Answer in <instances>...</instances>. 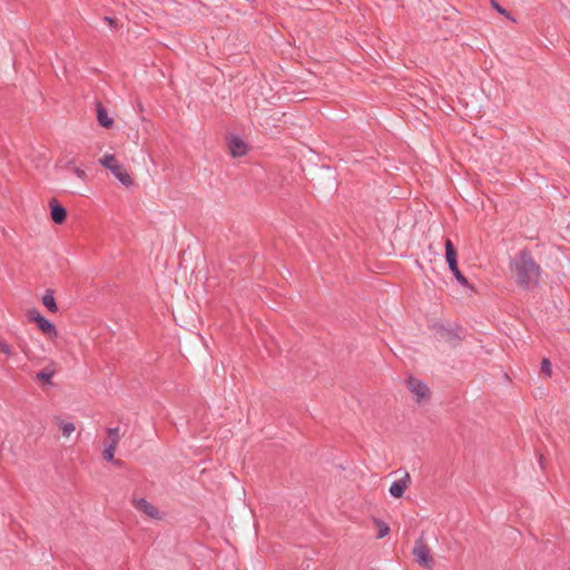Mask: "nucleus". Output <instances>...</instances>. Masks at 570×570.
<instances>
[{"label":"nucleus","mask_w":570,"mask_h":570,"mask_svg":"<svg viewBox=\"0 0 570 570\" xmlns=\"http://www.w3.org/2000/svg\"><path fill=\"white\" fill-rule=\"evenodd\" d=\"M413 556L415 561L423 568L432 569L434 566V560L431 553L430 547L426 542L420 538L415 541L413 548Z\"/></svg>","instance_id":"7ed1b4c3"},{"label":"nucleus","mask_w":570,"mask_h":570,"mask_svg":"<svg viewBox=\"0 0 570 570\" xmlns=\"http://www.w3.org/2000/svg\"><path fill=\"white\" fill-rule=\"evenodd\" d=\"M67 168L71 170L80 180L87 179V173L82 168L76 166L72 160L67 163Z\"/></svg>","instance_id":"dca6fc26"},{"label":"nucleus","mask_w":570,"mask_h":570,"mask_svg":"<svg viewBox=\"0 0 570 570\" xmlns=\"http://www.w3.org/2000/svg\"><path fill=\"white\" fill-rule=\"evenodd\" d=\"M499 12L504 13V10H502L499 6L495 7Z\"/></svg>","instance_id":"b1692460"},{"label":"nucleus","mask_w":570,"mask_h":570,"mask_svg":"<svg viewBox=\"0 0 570 570\" xmlns=\"http://www.w3.org/2000/svg\"><path fill=\"white\" fill-rule=\"evenodd\" d=\"M99 164L108 169L125 187H130L134 185L131 175L128 173L124 164L116 158L115 155L105 154L99 158Z\"/></svg>","instance_id":"f03ea898"},{"label":"nucleus","mask_w":570,"mask_h":570,"mask_svg":"<svg viewBox=\"0 0 570 570\" xmlns=\"http://www.w3.org/2000/svg\"><path fill=\"white\" fill-rule=\"evenodd\" d=\"M119 428H109L106 431V438L104 440V449L116 450L120 441Z\"/></svg>","instance_id":"1a4fd4ad"},{"label":"nucleus","mask_w":570,"mask_h":570,"mask_svg":"<svg viewBox=\"0 0 570 570\" xmlns=\"http://www.w3.org/2000/svg\"><path fill=\"white\" fill-rule=\"evenodd\" d=\"M541 372L544 373L547 376H551L552 374V368H551V363L548 358H543L542 362H541Z\"/></svg>","instance_id":"aec40b11"},{"label":"nucleus","mask_w":570,"mask_h":570,"mask_svg":"<svg viewBox=\"0 0 570 570\" xmlns=\"http://www.w3.org/2000/svg\"><path fill=\"white\" fill-rule=\"evenodd\" d=\"M450 271L453 273L455 279L463 286L470 287V284L468 279L462 275V273L459 271V267L450 268Z\"/></svg>","instance_id":"6ab92c4d"},{"label":"nucleus","mask_w":570,"mask_h":570,"mask_svg":"<svg viewBox=\"0 0 570 570\" xmlns=\"http://www.w3.org/2000/svg\"><path fill=\"white\" fill-rule=\"evenodd\" d=\"M26 315H27V318L29 322L36 323V324H39L43 318V316L37 308L28 309Z\"/></svg>","instance_id":"f3484780"},{"label":"nucleus","mask_w":570,"mask_h":570,"mask_svg":"<svg viewBox=\"0 0 570 570\" xmlns=\"http://www.w3.org/2000/svg\"><path fill=\"white\" fill-rule=\"evenodd\" d=\"M406 387L413 394L416 403L421 404L430 401L431 391L429 386L419 379L410 376L406 380Z\"/></svg>","instance_id":"20e7f679"},{"label":"nucleus","mask_w":570,"mask_h":570,"mask_svg":"<svg viewBox=\"0 0 570 570\" xmlns=\"http://www.w3.org/2000/svg\"><path fill=\"white\" fill-rule=\"evenodd\" d=\"M52 422L58 429L61 431V434L65 439H69L72 433L76 431V425L72 422L66 421L60 416H55Z\"/></svg>","instance_id":"9d476101"},{"label":"nucleus","mask_w":570,"mask_h":570,"mask_svg":"<svg viewBox=\"0 0 570 570\" xmlns=\"http://www.w3.org/2000/svg\"><path fill=\"white\" fill-rule=\"evenodd\" d=\"M97 120L105 128H111L114 125V119L109 117L108 111L100 104L97 105Z\"/></svg>","instance_id":"4468645a"},{"label":"nucleus","mask_w":570,"mask_h":570,"mask_svg":"<svg viewBox=\"0 0 570 570\" xmlns=\"http://www.w3.org/2000/svg\"><path fill=\"white\" fill-rule=\"evenodd\" d=\"M41 303L43 304L45 307L48 308L49 312H51V313L58 312V306L56 303V298L53 296V291L47 289L46 293L41 297Z\"/></svg>","instance_id":"2eb2a0df"},{"label":"nucleus","mask_w":570,"mask_h":570,"mask_svg":"<svg viewBox=\"0 0 570 570\" xmlns=\"http://www.w3.org/2000/svg\"><path fill=\"white\" fill-rule=\"evenodd\" d=\"M38 328L41 331L43 335H46L50 340H55L58 337V330L49 320L46 317L42 318V321L37 324Z\"/></svg>","instance_id":"9b49d317"},{"label":"nucleus","mask_w":570,"mask_h":570,"mask_svg":"<svg viewBox=\"0 0 570 570\" xmlns=\"http://www.w3.org/2000/svg\"><path fill=\"white\" fill-rule=\"evenodd\" d=\"M0 351H1L3 354L8 355V356H11V355H12V348H11V346H10L7 342H4V341H2V340H0Z\"/></svg>","instance_id":"4be33fe9"},{"label":"nucleus","mask_w":570,"mask_h":570,"mask_svg":"<svg viewBox=\"0 0 570 570\" xmlns=\"http://www.w3.org/2000/svg\"><path fill=\"white\" fill-rule=\"evenodd\" d=\"M105 21H107L110 26H114V24H115L114 19H111V18H109V17H106V18H105Z\"/></svg>","instance_id":"5701e85b"},{"label":"nucleus","mask_w":570,"mask_h":570,"mask_svg":"<svg viewBox=\"0 0 570 570\" xmlns=\"http://www.w3.org/2000/svg\"><path fill=\"white\" fill-rule=\"evenodd\" d=\"M132 504L139 512L144 513L148 518L161 519L159 510L146 499H134Z\"/></svg>","instance_id":"39448f33"},{"label":"nucleus","mask_w":570,"mask_h":570,"mask_svg":"<svg viewBox=\"0 0 570 570\" xmlns=\"http://www.w3.org/2000/svg\"><path fill=\"white\" fill-rule=\"evenodd\" d=\"M375 525H376V528H377V538H379V539H382V538H384L385 535H387V534H389V532H390V527H389L386 523H384V522H383V521H381V520H376V521H375Z\"/></svg>","instance_id":"a211bd4d"},{"label":"nucleus","mask_w":570,"mask_h":570,"mask_svg":"<svg viewBox=\"0 0 570 570\" xmlns=\"http://www.w3.org/2000/svg\"><path fill=\"white\" fill-rule=\"evenodd\" d=\"M56 363L50 362L43 370L37 373V380L42 383L51 384V379L56 374Z\"/></svg>","instance_id":"f8f14e48"},{"label":"nucleus","mask_w":570,"mask_h":570,"mask_svg":"<svg viewBox=\"0 0 570 570\" xmlns=\"http://www.w3.org/2000/svg\"><path fill=\"white\" fill-rule=\"evenodd\" d=\"M512 273L522 287L535 285L540 277V267L529 252L519 253L512 262Z\"/></svg>","instance_id":"f257e3e1"},{"label":"nucleus","mask_w":570,"mask_h":570,"mask_svg":"<svg viewBox=\"0 0 570 570\" xmlns=\"http://www.w3.org/2000/svg\"><path fill=\"white\" fill-rule=\"evenodd\" d=\"M227 145L233 157L245 156L248 151L247 144L237 136H229L227 139Z\"/></svg>","instance_id":"0eeeda50"},{"label":"nucleus","mask_w":570,"mask_h":570,"mask_svg":"<svg viewBox=\"0 0 570 570\" xmlns=\"http://www.w3.org/2000/svg\"><path fill=\"white\" fill-rule=\"evenodd\" d=\"M49 207H50L51 219L56 224H59V225L62 224L67 218L66 209L58 203L57 199H51L49 202Z\"/></svg>","instance_id":"6e6552de"},{"label":"nucleus","mask_w":570,"mask_h":570,"mask_svg":"<svg viewBox=\"0 0 570 570\" xmlns=\"http://www.w3.org/2000/svg\"><path fill=\"white\" fill-rule=\"evenodd\" d=\"M115 451L116 450H109V449H104L102 451V456L105 460L109 461V462H115L117 463V461H115Z\"/></svg>","instance_id":"412c9836"},{"label":"nucleus","mask_w":570,"mask_h":570,"mask_svg":"<svg viewBox=\"0 0 570 570\" xmlns=\"http://www.w3.org/2000/svg\"><path fill=\"white\" fill-rule=\"evenodd\" d=\"M411 484V475L405 472L404 475L394 481L391 487H390V494L395 498V499H400L403 497L404 492L406 491V489L410 487Z\"/></svg>","instance_id":"423d86ee"},{"label":"nucleus","mask_w":570,"mask_h":570,"mask_svg":"<svg viewBox=\"0 0 570 570\" xmlns=\"http://www.w3.org/2000/svg\"><path fill=\"white\" fill-rule=\"evenodd\" d=\"M456 250L454 248L453 243L448 238L445 240V259L448 262L449 268H454L458 266L456 259Z\"/></svg>","instance_id":"ddd939ff"}]
</instances>
